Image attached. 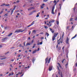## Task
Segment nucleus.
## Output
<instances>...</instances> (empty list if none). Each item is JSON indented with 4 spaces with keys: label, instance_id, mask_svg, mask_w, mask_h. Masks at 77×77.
<instances>
[{
    "label": "nucleus",
    "instance_id": "f257e3e1",
    "mask_svg": "<svg viewBox=\"0 0 77 77\" xmlns=\"http://www.w3.org/2000/svg\"><path fill=\"white\" fill-rule=\"evenodd\" d=\"M24 30L22 31V29H17L15 31V33H18V32H24Z\"/></svg>",
    "mask_w": 77,
    "mask_h": 77
},
{
    "label": "nucleus",
    "instance_id": "f03ea898",
    "mask_svg": "<svg viewBox=\"0 0 77 77\" xmlns=\"http://www.w3.org/2000/svg\"><path fill=\"white\" fill-rule=\"evenodd\" d=\"M54 6H53L52 7V11H51V13L52 14H55L54 13Z\"/></svg>",
    "mask_w": 77,
    "mask_h": 77
},
{
    "label": "nucleus",
    "instance_id": "7ed1b4c3",
    "mask_svg": "<svg viewBox=\"0 0 77 77\" xmlns=\"http://www.w3.org/2000/svg\"><path fill=\"white\" fill-rule=\"evenodd\" d=\"M59 34V33L58 32H56L54 33V37H57V35Z\"/></svg>",
    "mask_w": 77,
    "mask_h": 77
},
{
    "label": "nucleus",
    "instance_id": "20e7f679",
    "mask_svg": "<svg viewBox=\"0 0 77 77\" xmlns=\"http://www.w3.org/2000/svg\"><path fill=\"white\" fill-rule=\"evenodd\" d=\"M53 69V66H50L49 68V71H50L52 70Z\"/></svg>",
    "mask_w": 77,
    "mask_h": 77
},
{
    "label": "nucleus",
    "instance_id": "39448f33",
    "mask_svg": "<svg viewBox=\"0 0 77 77\" xmlns=\"http://www.w3.org/2000/svg\"><path fill=\"white\" fill-rule=\"evenodd\" d=\"M7 39H8V38L5 37L2 38V40L3 41H6V40Z\"/></svg>",
    "mask_w": 77,
    "mask_h": 77
},
{
    "label": "nucleus",
    "instance_id": "423d86ee",
    "mask_svg": "<svg viewBox=\"0 0 77 77\" xmlns=\"http://www.w3.org/2000/svg\"><path fill=\"white\" fill-rule=\"evenodd\" d=\"M61 40V38H60L58 41V44L60 45V40Z\"/></svg>",
    "mask_w": 77,
    "mask_h": 77
},
{
    "label": "nucleus",
    "instance_id": "0eeeda50",
    "mask_svg": "<svg viewBox=\"0 0 77 77\" xmlns=\"http://www.w3.org/2000/svg\"><path fill=\"white\" fill-rule=\"evenodd\" d=\"M49 29L50 30L51 32L52 33H54V30H53V29H51V28H49Z\"/></svg>",
    "mask_w": 77,
    "mask_h": 77
},
{
    "label": "nucleus",
    "instance_id": "6e6552de",
    "mask_svg": "<svg viewBox=\"0 0 77 77\" xmlns=\"http://www.w3.org/2000/svg\"><path fill=\"white\" fill-rule=\"evenodd\" d=\"M34 9V8L33 7H31L28 9V11H30V10H32V9Z\"/></svg>",
    "mask_w": 77,
    "mask_h": 77
},
{
    "label": "nucleus",
    "instance_id": "1a4fd4ad",
    "mask_svg": "<svg viewBox=\"0 0 77 77\" xmlns=\"http://www.w3.org/2000/svg\"><path fill=\"white\" fill-rule=\"evenodd\" d=\"M27 45H30V43L27 42L26 44V46H27Z\"/></svg>",
    "mask_w": 77,
    "mask_h": 77
},
{
    "label": "nucleus",
    "instance_id": "9d476101",
    "mask_svg": "<svg viewBox=\"0 0 77 77\" xmlns=\"http://www.w3.org/2000/svg\"><path fill=\"white\" fill-rule=\"evenodd\" d=\"M48 57H47L45 60L46 64L47 63V62L48 61Z\"/></svg>",
    "mask_w": 77,
    "mask_h": 77
},
{
    "label": "nucleus",
    "instance_id": "9b49d317",
    "mask_svg": "<svg viewBox=\"0 0 77 77\" xmlns=\"http://www.w3.org/2000/svg\"><path fill=\"white\" fill-rule=\"evenodd\" d=\"M7 58L6 57H3L0 58V60H4V59H7Z\"/></svg>",
    "mask_w": 77,
    "mask_h": 77
},
{
    "label": "nucleus",
    "instance_id": "f8f14e48",
    "mask_svg": "<svg viewBox=\"0 0 77 77\" xmlns=\"http://www.w3.org/2000/svg\"><path fill=\"white\" fill-rule=\"evenodd\" d=\"M56 37L54 36H53L52 37V41H54V40H55V38Z\"/></svg>",
    "mask_w": 77,
    "mask_h": 77
},
{
    "label": "nucleus",
    "instance_id": "ddd939ff",
    "mask_svg": "<svg viewBox=\"0 0 77 77\" xmlns=\"http://www.w3.org/2000/svg\"><path fill=\"white\" fill-rule=\"evenodd\" d=\"M36 51H37V50H35L33 51L32 52V54H34V53H35L36 52Z\"/></svg>",
    "mask_w": 77,
    "mask_h": 77
},
{
    "label": "nucleus",
    "instance_id": "4468645a",
    "mask_svg": "<svg viewBox=\"0 0 77 77\" xmlns=\"http://www.w3.org/2000/svg\"><path fill=\"white\" fill-rule=\"evenodd\" d=\"M35 58H33L32 59V61L33 63H34V62H35Z\"/></svg>",
    "mask_w": 77,
    "mask_h": 77
},
{
    "label": "nucleus",
    "instance_id": "2eb2a0df",
    "mask_svg": "<svg viewBox=\"0 0 77 77\" xmlns=\"http://www.w3.org/2000/svg\"><path fill=\"white\" fill-rule=\"evenodd\" d=\"M12 35V33L11 32L8 35V36H11Z\"/></svg>",
    "mask_w": 77,
    "mask_h": 77
},
{
    "label": "nucleus",
    "instance_id": "dca6fc26",
    "mask_svg": "<svg viewBox=\"0 0 77 77\" xmlns=\"http://www.w3.org/2000/svg\"><path fill=\"white\" fill-rule=\"evenodd\" d=\"M77 36V34H75V36L74 37H73L71 39H74V38H75V37H76V36Z\"/></svg>",
    "mask_w": 77,
    "mask_h": 77
},
{
    "label": "nucleus",
    "instance_id": "f3484780",
    "mask_svg": "<svg viewBox=\"0 0 77 77\" xmlns=\"http://www.w3.org/2000/svg\"><path fill=\"white\" fill-rule=\"evenodd\" d=\"M51 23H54V20L53 19H51Z\"/></svg>",
    "mask_w": 77,
    "mask_h": 77
},
{
    "label": "nucleus",
    "instance_id": "a211bd4d",
    "mask_svg": "<svg viewBox=\"0 0 77 77\" xmlns=\"http://www.w3.org/2000/svg\"><path fill=\"white\" fill-rule=\"evenodd\" d=\"M36 44H34L33 46L32 47V48H34L35 47Z\"/></svg>",
    "mask_w": 77,
    "mask_h": 77
},
{
    "label": "nucleus",
    "instance_id": "6ab92c4d",
    "mask_svg": "<svg viewBox=\"0 0 77 77\" xmlns=\"http://www.w3.org/2000/svg\"><path fill=\"white\" fill-rule=\"evenodd\" d=\"M46 35H47V36L48 37V36H49V34H48V33L47 32H46Z\"/></svg>",
    "mask_w": 77,
    "mask_h": 77
},
{
    "label": "nucleus",
    "instance_id": "aec40b11",
    "mask_svg": "<svg viewBox=\"0 0 77 77\" xmlns=\"http://www.w3.org/2000/svg\"><path fill=\"white\" fill-rule=\"evenodd\" d=\"M60 75H61V77H63V75L62 74V72H60Z\"/></svg>",
    "mask_w": 77,
    "mask_h": 77
},
{
    "label": "nucleus",
    "instance_id": "412c9836",
    "mask_svg": "<svg viewBox=\"0 0 77 77\" xmlns=\"http://www.w3.org/2000/svg\"><path fill=\"white\" fill-rule=\"evenodd\" d=\"M50 58H49L48 60V63H50Z\"/></svg>",
    "mask_w": 77,
    "mask_h": 77
},
{
    "label": "nucleus",
    "instance_id": "4be33fe9",
    "mask_svg": "<svg viewBox=\"0 0 77 77\" xmlns=\"http://www.w3.org/2000/svg\"><path fill=\"white\" fill-rule=\"evenodd\" d=\"M33 14V11H32V12H31V13H30L29 14V15H32V14Z\"/></svg>",
    "mask_w": 77,
    "mask_h": 77
},
{
    "label": "nucleus",
    "instance_id": "5701e85b",
    "mask_svg": "<svg viewBox=\"0 0 77 77\" xmlns=\"http://www.w3.org/2000/svg\"><path fill=\"white\" fill-rule=\"evenodd\" d=\"M72 20H73V18H71L69 19V21H72Z\"/></svg>",
    "mask_w": 77,
    "mask_h": 77
},
{
    "label": "nucleus",
    "instance_id": "b1692460",
    "mask_svg": "<svg viewBox=\"0 0 77 77\" xmlns=\"http://www.w3.org/2000/svg\"><path fill=\"white\" fill-rule=\"evenodd\" d=\"M14 12V10H12L11 11V15H12V14H13V12Z\"/></svg>",
    "mask_w": 77,
    "mask_h": 77
},
{
    "label": "nucleus",
    "instance_id": "393cba45",
    "mask_svg": "<svg viewBox=\"0 0 77 77\" xmlns=\"http://www.w3.org/2000/svg\"><path fill=\"white\" fill-rule=\"evenodd\" d=\"M37 15L36 16V17H39V15L38 14H37Z\"/></svg>",
    "mask_w": 77,
    "mask_h": 77
},
{
    "label": "nucleus",
    "instance_id": "a878e982",
    "mask_svg": "<svg viewBox=\"0 0 77 77\" xmlns=\"http://www.w3.org/2000/svg\"><path fill=\"white\" fill-rule=\"evenodd\" d=\"M34 23H35V21H33L32 23H31V26H32V25H33V24H34Z\"/></svg>",
    "mask_w": 77,
    "mask_h": 77
},
{
    "label": "nucleus",
    "instance_id": "bb28decb",
    "mask_svg": "<svg viewBox=\"0 0 77 77\" xmlns=\"http://www.w3.org/2000/svg\"><path fill=\"white\" fill-rule=\"evenodd\" d=\"M54 3L55 4H57V2H56V0H54Z\"/></svg>",
    "mask_w": 77,
    "mask_h": 77
},
{
    "label": "nucleus",
    "instance_id": "cd10ccee",
    "mask_svg": "<svg viewBox=\"0 0 77 77\" xmlns=\"http://www.w3.org/2000/svg\"><path fill=\"white\" fill-rule=\"evenodd\" d=\"M65 59H63V60H62V63H63V62H64V61H65Z\"/></svg>",
    "mask_w": 77,
    "mask_h": 77
},
{
    "label": "nucleus",
    "instance_id": "c85d7f7f",
    "mask_svg": "<svg viewBox=\"0 0 77 77\" xmlns=\"http://www.w3.org/2000/svg\"><path fill=\"white\" fill-rule=\"evenodd\" d=\"M44 27L45 29H48V27L47 26H44Z\"/></svg>",
    "mask_w": 77,
    "mask_h": 77
},
{
    "label": "nucleus",
    "instance_id": "c756f323",
    "mask_svg": "<svg viewBox=\"0 0 77 77\" xmlns=\"http://www.w3.org/2000/svg\"><path fill=\"white\" fill-rule=\"evenodd\" d=\"M68 65V63H66V64L65 66L66 68H67V65Z\"/></svg>",
    "mask_w": 77,
    "mask_h": 77
},
{
    "label": "nucleus",
    "instance_id": "7c9ffc66",
    "mask_svg": "<svg viewBox=\"0 0 77 77\" xmlns=\"http://www.w3.org/2000/svg\"><path fill=\"white\" fill-rule=\"evenodd\" d=\"M48 0H44L43 2H47Z\"/></svg>",
    "mask_w": 77,
    "mask_h": 77
},
{
    "label": "nucleus",
    "instance_id": "2f4dec72",
    "mask_svg": "<svg viewBox=\"0 0 77 77\" xmlns=\"http://www.w3.org/2000/svg\"><path fill=\"white\" fill-rule=\"evenodd\" d=\"M5 5L6 6H9V4H5Z\"/></svg>",
    "mask_w": 77,
    "mask_h": 77
},
{
    "label": "nucleus",
    "instance_id": "473e14b6",
    "mask_svg": "<svg viewBox=\"0 0 77 77\" xmlns=\"http://www.w3.org/2000/svg\"><path fill=\"white\" fill-rule=\"evenodd\" d=\"M5 4H3L1 5V6H5Z\"/></svg>",
    "mask_w": 77,
    "mask_h": 77
},
{
    "label": "nucleus",
    "instance_id": "72a5a7b5",
    "mask_svg": "<svg viewBox=\"0 0 77 77\" xmlns=\"http://www.w3.org/2000/svg\"><path fill=\"white\" fill-rule=\"evenodd\" d=\"M75 9H76V8L75 7L73 8V10H74V12H75Z\"/></svg>",
    "mask_w": 77,
    "mask_h": 77
},
{
    "label": "nucleus",
    "instance_id": "f704fd0d",
    "mask_svg": "<svg viewBox=\"0 0 77 77\" xmlns=\"http://www.w3.org/2000/svg\"><path fill=\"white\" fill-rule=\"evenodd\" d=\"M19 2H20V1L19 0H17L16 1L17 3H18Z\"/></svg>",
    "mask_w": 77,
    "mask_h": 77
},
{
    "label": "nucleus",
    "instance_id": "c9c22d12",
    "mask_svg": "<svg viewBox=\"0 0 77 77\" xmlns=\"http://www.w3.org/2000/svg\"><path fill=\"white\" fill-rule=\"evenodd\" d=\"M75 21H77V17H75Z\"/></svg>",
    "mask_w": 77,
    "mask_h": 77
},
{
    "label": "nucleus",
    "instance_id": "e433bc0d",
    "mask_svg": "<svg viewBox=\"0 0 77 77\" xmlns=\"http://www.w3.org/2000/svg\"><path fill=\"white\" fill-rule=\"evenodd\" d=\"M57 12V10H55L54 12V14H56V12Z\"/></svg>",
    "mask_w": 77,
    "mask_h": 77
},
{
    "label": "nucleus",
    "instance_id": "4c0bfd02",
    "mask_svg": "<svg viewBox=\"0 0 77 77\" xmlns=\"http://www.w3.org/2000/svg\"><path fill=\"white\" fill-rule=\"evenodd\" d=\"M7 26H5L4 27V29L5 30H6V29H7Z\"/></svg>",
    "mask_w": 77,
    "mask_h": 77
},
{
    "label": "nucleus",
    "instance_id": "58836bf2",
    "mask_svg": "<svg viewBox=\"0 0 77 77\" xmlns=\"http://www.w3.org/2000/svg\"><path fill=\"white\" fill-rule=\"evenodd\" d=\"M57 25H58V24H59V21H57Z\"/></svg>",
    "mask_w": 77,
    "mask_h": 77
},
{
    "label": "nucleus",
    "instance_id": "ea45409f",
    "mask_svg": "<svg viewBox=\"0 0 77 77\" xmlns=\"http://www.w3.org/2000/svg\"><path fill=\"white\" fill-rule=\"evenodd\" d=\"M22 74V72H18V74Z\"/></svg>",
    "mask_w": 77,
    "mask_h": 77
},
{
    "label": "nucleus",
    "instance_id": "a19ab883",
    "mask_svg": "<svg viewBox=\"0 0 77 77\" xmlns=\"http://www.w3.org/2000/svg\"><path fill=\"white\" fill-rule=\"evenodd\" d=\"M60 48H61V47H59L58 48V49L59 50H60Z\"/></svg>",
    "mask_w": 77,
    "mask_h": 77
},
{
    "label": "nucleus",
    "instance_id": "79ce46f5",
    "mask_svg": "<svg viewBox=\"0 0 77 77\" xmlns=\"http://www.w3.org/2000/svg\"><path fill=\"white\" fill-rule=\"evenodd\" d=\"M41 39H44V38L43 37H41Z\"/></svg>",
    "mask_w": 77,
    "mask_h": 77
},
{
    "label": "nucleus",
    "instance_id": "37998d69",
    "mask_svg": "<svg viewBox=\"0 0 77 77\" xmlns=\"http://www.w3.org/2000/svg\"><path fill=\"white\" fill-rule=\"evenodd\" d=\"M25 44H26V42H24V43H23V45H24V46H25V45H26Z\"/></svg>",
    "mask_w": 77,
    "mask_h": 77
},
{
    "label": "nucleus",
    "instance_id": "c03bdc74",
    "mask_svg": "<svg viewBox=\"0 0 77 77\" xmlns=\"http://www.w3.org/2000/svg\"><path fill=\"white\" fill-rule=\"evenodd\" d=\"M68 29H69V26H68L67 27V29H66V30H67H67H68Z\"/></svg>",
    "mask_w": 77,
    "mask_h": 77
},
{
    "label": "nucleus",
    "instance_id": "a18cd8bd",
    "mask_svg": "<svg viewBox=\"0 0 77 77\" xmlns=\"http://www.w3.org/2000/svg\"><path fill=\"white\" fill-rule=\"evenodd\" d=\"M64 48H65V46H63V48H62V50H63L64 49Z\"/></svg>",
    "mask_w": 77,
    "mask_h": 77
},
{
    "label": "nucleus",
    "instance_id": "49530a36",
    "mask_svg": "<svg viewBox=\"0 0 77 77\" xmlns=\"http://www.w3.org/2000/svg\"><path fill=\"white\" fill-rule=\"evenodd\" d=\"M40 34H41L42 35H43L44 34V32H41L40 33Z\"/></svg>",
    "mask_w": 77,
    "mask_h": 77
},
{
    "label": "nucleus",
    "instance_id": "de8ad7c7",
    "mask_svg": "<svg viewBox=\"0 0 77 77\" xmlns=\"http://www.w3.org/2000/svg\"><path fill=\"white\" fill-rule=\"evenodd\" d=\"M57 69L59 70V71H60V69H59V66H57Z\"/></svg>",
    "mask_w": 77,
    "mask_h": 77
},
{
    "label": "nucleus",
    "instance_id": "09e8293b",
    "mask_svg": "<svg viewBox=\"0 0 77 77\" xmlns=\"http://www.w3.org/2000/svg\"><path fill=\"white\" fill-rule=\"evenodd\" d=\"M11 62H14V59H12L11 60Z\"/></svg>",
    "mask_w": 77,
    "mask_h": 77
},
{
    "label": "nucleus",
    "instance_id": "8fccbe9b",
    "mask_svg": "<svg viewBox=\"0 0 77 77\" xmlns=\"http://www.w3.org/2000/svg\"><path fill=\"white\" fill-rule=\"evenodd\" d=\"M63 36H64V32H63V35H62V37H63Z\"/></svg>",
    "mask_w": 77,
    "mask_h": 77
},
{
    "label": "nucleus",
    "instance_id": "3c124183",
    "mask_svg": "<svg viewBox=\"0 0 77 77\" xmlns=\"http://www.w3.org/2000/svg\"><path fill=\"white\" fill-rule=\"evenodd\" d=\"M32 26L31 25H29L28 26H27V27H30V26Z\"/></svg>",
    "mask_w": 77,
    "mask_h": 77
},
{
    "label": "nucleus",
    "instance_id": "603ef678",
    "mask_svg": "<svg viewBox=\"0 0 77 77\" xmlns=\"http://www.w3.org/2000/svg\"><path fill=\"white\" fill-rule=\"evenodd\" d=\"M58 46H59V45H57L56 46L57 48H58Z\"/></svg>",
    "mask_w": 77,
    "mask_h": 77
},
{
    "label": "nucleus",
    "instance_id": "864d4df0",
    "mask_svg": "<svg viewBox=\"0 0 77 77\" xmlns=\"http://www.w3.org/2000/svg\"><path fill=\"white\" fill-rule=\"evenodd\" d=\"M20 56H21V55H20V54L18 55V57H20Z\"/></svg>",
    "mask_w": 77,
    "mask_h": 77
},
{
    "label": "nucleus",
    "instance_id": "5fc2aeb1",
    "mask_svg": "<svg viewBox=\"0 0 77 77\" xmlns=\"http://www.w3.org/2000/svg\"><path fill=\"white\" fill-rule=\"evenodd\" d=\"M3 13V11H2L0 12V14H2Z\"/></svg>",
    "mask_w": 77,
    "mask_h": 77
},
{
    "label": "nucleus",
    "instance_id": "6e6d98bb",
    "mask_svg": "<svg viewBox=\"0 0 77 77\" xmlns=\"http://www.w3.org/2000/svg\"><path fill=\"white\" fill-rule=\"evenodd\" d=\"M13 48H14V47H11V48H10V49H13Z\"/></svg>",
    "mask_w": 77,
    "mask_h": 77
},
{
    "label": "nucleus",
    "instance_id": "4d7b16f0",
    "mask_svg": "<svg viewBox=\"0 0 77 77\" xmlns=\"http://www.w3.org/2000/svg\"><path fill=\"white\" fill-rule=\"evenodd\" d=\"M33 33H35V32H36V30H34L33 31Z\"/></svg>",
    "mask_w": 77,
    "mask_h": 77
},
{
    "label": "nucleus",
    "instance_id": "13d9d810",
    "mask_svg": "<svg viewBox=\"0 0 77 77\" xmlns=\"http://www.w3.org/2000/svg\"><path fill=\"white\" fill-rule=\"evenodd\" d=\"M40 45H42V42H40Z\"/></svg>",
    "mask_w": 77,
    "mask_h": 77
},
{
    "label": "nucleus",
    "instance_id": "bf43d9fd",
    "mask_svg": "<svg viewBox=\"0 0 77 77\" xmlns=\"http://www.w3.org/2000/svg\"><path fill=\"white\" fill-rule=\"evenodd\" d=\"M7 29H9V27L7 26Z\"/></svg>",
    "mask_w": 77,
    "mask_h": 77
},
{
    "label": "nucleus",
    "instance_id": "052dcab7",
    "mask_svg": "<svg viewBox=\"0 0 77 77\" xmlns=\"http://www.w3.org/2000/svg\"><path fill=\"white\" fill-rule=\"evenodd\" d=\"M4 64V63H0V65H3Z\"/></svg>",
    "mask_w": 77,
    "mask_h": 77
},
{
    "label": "nucleus",
    "instance_id": "680f3d73",
    "mask_svg": "<svg viewBox=\"0 0 77 77\" xmlns=\"http://www.w3.org/2000/svg\"><path fill=\"white\" fill-rule=\"evenodd\" d=\"M66 43L68 44V40H66Z\"/></svg>",
    "mask_w": 77,
    "mask_h": 77
},
{
    "label": "nucleus",
    "instance_id": "e2e57ef3",
    "mask_svg": "<svg viewBox=\"0 0 77 77\" xmlns=\"http://www.w3.org/2000/svg\"><path fill=\"white\" fill-rule=\"evenodd\" d=\"M22 46V45H21V44H20V46H19V47H21Z\"/></svg>",
    "mask_w": 77,
    "mask_h": 77
},
{
    "label": "nucleus",
    "instance_id": "0e129e2a",
    "mask_svg": "<svg viewBox=\"0 0 77 77\" xmlns=\"http://www.w3.org/2000/svg\"><path fill=\"white\" fill-rule=\"evenodd\" d=\"M41 9H43V7L42 6H41Z\"/></svg>",
    "mask_w": 77,
    "mask_h": 77
},
{
    "label": "nucleus",
    "instance_id": "69168bd1",
    "mask_svg": "<svg viewBox=\"0 0 77 77\" xmlns=\"http://www.w3.org/2000/svg\"><path fill=\"white\" fill-rule=\"evenodd\" d=\"M75 65L76 66H77V63H75Z\"/></svg>",
    "mask_w": 77,
    "mask_h": 77
},
{
    "label": "nucleus",
    "instance_id": "338daca9",
    "mask_svg": "<svg viewBox=\"0 0 77 77\" xmlns=\"http://www.w3.org/2000/svg\"><path fill=\"white\" fill-rule=\"evenodd\" d=\"M30 33H31V31H29V35H30Z\"/></svg>",
    "mask_w": 77,
    "mask_h": 77
},
{
    "label": "nucleus",
    "instance_id": "774afa93",
    "mask_svg": "<svg viewBox=\"0 0 77 77\" xmlns=\"http://www.w3.org/2000/svg\"><path fill=\"white\" fill-rule=\"evenodd\" d=\"M66 41H68V37H67L66 38Z\"/></svg>",
    "mask_w": 77,
    "mask_h": 77
}]
</instances>
